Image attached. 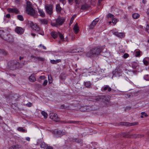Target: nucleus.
<instances>
[{"instance_id":"nucleus-52","label":"nucleus","mask_w":149,"mask_h":149,"mask_svg":"<svg viewBox=\"0 0 149 149\" xmlns=\"http://www.w3.org/2000/svg\"><path fill=\"white\" fill-rule=\"evenodd\" d=\"M46 149H53V148L51 146H47Z\"/></svg>"},{"instance_id":"nucleus-49","label":"nucleus","mask_w":149,"mask_h":149,"mask_svg":"<svg viewBox=\"0 0 149 149\" xmlns=\"http://www.w3.org/2000/svg\"><path fill=\"white\" fill-rule=\"evenodd\" d=\"M59 1L62 3L63 5L65 4L66 2L65 0H59Z\"/></svg>"},{"instance_id":"nucleus-3","label":"nucleus","mask_w":149,"mask_h":149,"mask_svg":"<svg viewBox=\"0 0 149 149\" xmlns=\"http://www.w3.org/2000/svg\"><path fill=\"white\" fill-rule=\"evenodd\" d=\"M46 13L49 15H52L53 13V6L51 4H46L45 7Z\"/></svg>"},{"instance_id":"nucleus-55","label":"nucleus","mask_w":149,"mask_h":149,"mask_svg":"<svg viewBox=\"0 0 149 149\" xmlns=\"http://www.w3.org/2000/svg\"><path fill=\"white\" fill-rule=\"evenodd\" d=\"M26 140L28 141H30V138L29 137H27L26 138Z\"/></svg>"},{"instance_id":"nucleus-6","label":"nucleus","mask_w":149,"mask_h":149,"mask_svg":"<svg viewBox=\"0 0 149 149\" xmlns=\"http://www.w3.org/2000/svg\"><path fill=\"white\" fill-rule=\"evenodd\" d=\"M15 32L18 34H21L24 32V30L20 27H17L15 29Z\"/></svg>"},{"instance_id":"nucleus-53","label":"nucleus","mask_w":149,"mask_h":149,"mask_svg":"<svg viewBox=\"0 0 149 149\" xmlns=\"http://www.w3.org/2000/svg\"><path fill=\"white\" fill-rule=\"evenodd\" d=\"M130 124H131V125H130L132 126V125H136L137 124V123H131Z\"/></svg>"},{"instance_id":"nucleus-12","label":"nucleus","mask_w":149,"mask_h":149,"mask_svg":"<svg viewBox=\"0 0 149 149\" xmlns=\"http://www.w3.org/2000/svg\"><path fill=\"white\" fill-rule=\"evenodd\" d=\"M64 19L63 18H58L56 20V22L58 25H61L64 22Z\"/></svg>"},{"instance_id":"nucleus-7","label":"nucleus","mask_w":149,"mask_h":149,"mask_svg":"<svg viewBox=\"0 0 149 149\" xmlns=\"http://www.w3.org/2000/svg\"><path fill=\"white\" fill-rule=\"evenodd\" d=\"M99 20V19L98 18H97L94 19L90 25L89 26L90 28L93 29L98 22Z\"/></svg>"},{"instance_id":"nucleus-47","label":"nucleus","mask_w":149,"mask_h":149,"mask_svg":"<svg viewBox=\"0 0 149 149\" xmlns=\"http://www.w3.org/2000/svg\"><path fill=\"white\" fill-rule=\"evenodd\" d=\"M81 0H75V2L76 4H79L81 1Z\"/></svg>"},{"instance_id":"nucleus-35","label":"nucleus","mask_w":149,"mask_h":149,"mask_svg":"<svg viewBox=\"0 0 149 149\" xmlns=\"http://www.w3.org/2000/svg\"><path fill=\"white\" fill-rule=\"evenodd\" d=\"M8 37L9 38L8 39H6V40L10 42H12L13 41L12 40V36H8Z\"/></svg>"},{"instance_id":"nucleus-42","label":"nucleus","mask_w":149,"mask_h":149,"mask_svg":"<svg viewBox=\"0 0 149 149\" xmlns=\"http://www.w3.org/2000/svg\"><path fill=\"white\" fill-rule=\"evenodd\" d=\"M68 123H72L76 124L77 123L76 121L70 120L68 122Z\"/></svg>"},{"instance_id":"nucleus-59","label":"nucleus","mask_w":149,"mask_h":149,"mask_svg":"<svg viewBox=\"0 0 149 149\" xmlns=\"http://www.w3.org/2000/svg\"><path fill=\"white\" fill-rule=\"evenodd\" d=\"M147 12L148 15L149 16V8L148 9Z\"/></svg>"},{"instance_id":"nucleus-54","label":"nucleus","mask_w":149,"mask_h":149,"mask_svg":"<svg viewBox=\"0 0 149 149\" xmlns=\"http://www.w3.org/2000/svg\"><path fill=\"white\" fill-rule=\"evenodd\" d=\"M10 17V14H8L6 15V17L8 18H9Z\"/></svg>"},{"instance_id":"nucleus-21","label":"nucleus","mask_w":149,"mask_h":149,"mask_svg":"<svg viewBox=\"0 0 149 149\" xmlns=\"http://www.w3.org/2000/svg\"><path fill=\"white\" fill-rule=\"evenodd\" d=\"M40 23L41 24H47L48 21L47 19H43L40 20Z\"/></svg>"},{"instance_id":"nucleus-62","label":"nucleus","mask_w":149,"mask_h":149,"mask_svg":"<svg viewBox=\"0 0 149 149\" xmlns=\"http://www.w3.org/2000/svg\"><path fill=\"white\" fill-rule=\"evenodd\" d=\"M23 58V57H19V59L20 60H21Z\"/></svg>"},{"instance_id":"nucleus-32","label":"nucleus","mask_w":149,"mask_h":149,"mask_svg":"<svg viewBox=\"0 0 149 149\" xmlns=\"http://www.w3.org/2000/svg\"><path fill=\"white\" fill-rule=\"evenodd\" d=\"M76 15H74L71 18V19L70 22V24H71L73 21L74 18L76 17Z\"/></svg>"},{"instance_id":"nucleus-56","label":"nucleus","mask_w":149,"mask_h":149,"mask_svg":"<svg viewBox=\"0 0 149 149\" xmlns=\"http://www.w3.org/2000/svg\"><path fill=\"white\" fill-rule=\"evenodd\" d=\"M31 58H36L33 55H31Z\"/></svg>"},{"instance_id":"nucleus-57","label":"nucleus","mask_w":149,"mask_h":149,"mask_svg":"<svg viewBox=\"0 0 149 149\" xmlns=\"http://www.w3.org/2000/svg\"><path fill=\"white\" fill-rule=\"evenodd\" d=\"M40 78L41 79H44L45 78L44 76H40Z\"/></svg>"},{"instance_id":"nucleus-14","label":"nucleus","mask_w":149,"mask_h":149,"mask_svg":"<svg viewBox=\"0 0 149 149\" xmlns=\"http://www.w3.org/2000/svg\"><path fill=\"white\" fill-rule=\"evenodd\" d=\"M38 13L41 17H44L45 16V14L43 10L40 9H38Z\"/></svg>"},{"instance_id":"nucleus-23","label":"nucleus","mask_w":149,"mask_h":149,"mask_svg":"<svg viewBox=\"0 0 149 149\" xmlns=\"http://www.w3.org/2000/svg\"><path fill=\"white\" fill-rule=\"evenodd\" d=\"M20 147L18 145H13L11 146L9 148V149H15L16 148H19Z\"/></svg>"},{"instance_id":"nucleus-50","label":"nucleus","mask_w":149,"mask_h":149,"mask_svg":"<svg viewBox=\"0 0 149 149\" xmlns=\"http://www.w3.org/2000/svg\"><path fill=\"white\" fill-rule=\"evenodd\" d=\"M135 66H134V64H132V67L134 68H136L138 66V64L136 63H135Z\"/></svg>"},{"instance_id":"nucleus-26","label":"nucleus","mask_w":149,"mask_h":149,"mask_svg":"<svg viewBox=\"0 0 149 149\" xmlns=\"http://www.w3.org/2000/svg\"><path fill=\"white\" fill-rule=\"evenodd\" d=\"M85 85L87 88H89L91 85V83L90 81H87L85 82Z\"/></svg>"},{"instance_id":"nucleus-40","label":"nucleus","mask_w":149,"mask_h":149,"mask_svg":"<svg viewBox=\"0 0 149 149\" xmlns=\"http://www.w3.org/2000/svg\"><path fill=\"white\" fill-rule=\"evenodd\" d=\"M143 63L145 65H148V61L145 59H143Z\"/></svg>"},{"instance_id":"nucleus-36","label":"nucleus","mask_w":149,"mask_h":149,"mask_svg":"<svg viewBox=\"0 0 149 149\" xmlns=\"http://www.w3.org/2000/svg\"><path fill=\"white\" fill-rule=\"evenodd\" d=\"M140 55V52L139 51H137L136 52L135 55L136 56H139Z\"/></svg>"},{"instance_id":"nucleus-46","label":"nucleus","mask_w":149,"mask_h":149,"mask_svg":"<svg viewBox=\"0 0 149 149\" xmlns=\"http://www.w3.org/2000/svg\"><path fill=\"white\" fill-rule=\"evenodd\" d=\"M47 80H45L43 83V85H44V86H45L46 85V84H47Z\"/></svg>"},{"instance_id":"nucleus-61","label":"nucleus","mask_w":149,"mask_h":149,"mask_svg":"<svg viewBox=\"0 0 149 149\" xmlns=\"http://www.w3.org/2000/svg\"><path fill=\"white\" fill-rule=\"evenodd\" d=\"M31 35L32 36H33V37L35 36H36V34H34V33H31Z\"/></svg>"},{"instance_id":"nucleus-34","label":"nucleus","mask_w":149,"mask_h":149,"mask_svg":"<svg viewBox=\"0 0 149 149\" xmlns=\"http://www.w3.org/2000/svg\"><path fill=\"white\" fill-rule=\"evenodd\" d=\"M58 35L59 36V37L60 38V39L61 40H63L64 39V37L63 36L61 33H60L58 32Z\"/></svg>"},{"instance_id":"nucleus-38","label":"nucleus","mask_w":149,"mask_h":149,"mask_svg":"<svg viewBox=\"0 0 149 149\" xmlns=\"http://www.w3.org/2000/svg\"><path fill=\"white\" fill-rule=\"evenodd\" d=\"M145 31L149 33V25L147 24L145 28Z\"/></svg>"},{"instance_id":"nucleus-64","label":"nucleus","mask_w":149,"mask_h":149,"mask_svg":"<svg viewBox=\"0 0 149 149\" xmlns=\"http://www.w3.org/2000/svg\"><path fill=\"white\" fill-rule=\"evenodd\" d=\"M139 27H140L142 29L143 28V26H142L140 25L139 26Z\"/></svg>"},{"instance_id":"nucleus-24","label":"nucleus","mask_w":149,"mask_h":149,"mask_svg":"<svg viewBox=\"0 0 149 149\" xmlns=\"http://www.w3.org/2000/svg\"><path fill=\"white\" fill-rule=\"evenodd\" d=\"M47 146L44 142H43L40 144V147L41 148H46Z\"/></svg>"},{"instance_id":"nucleus-11","label":"nucleus","mask_w":149,"mask_h":149,"mask_svg":"<svg viewBox=\"0 0 149 149\" xmlns=\"http://www.w3.org/2000/svg\"><path fill=\"white\" fill-rule=\"evenodd\" d=\"M8 11L12 13H15L16 14H18L19 13V11L16 8H10L7 9Z\"/></svg>"},{"instance_id":"nucleus-19","label":"nucleus","mask_w":149,"mask_h":149,"mask_svg":"<svg viewBox=\"0 0 149 149\" xmlns=\"http://www.w3.org/2000/svg\"><path fill=\"white\" fill-rule=\"evenodd\" d=\"M140 16L137 13H134L132 15V17L134 19H137L139 18Z\"/></svg>"},{"instance_id":"nucleus-22","label":"nucleus","mask_w":149,"mask_h":149,"mask_svg":"<svg viewBox=\"0 0 149 149\" xmlns=\"http://www.w3.org/2000/svg\"><path fill=\"white\" fill-rule=\"evenodd\" d=\"M61 60L60 59H58L56 60H51V62L53 64H56L57 63L60 62Z\"/></svg>"},{"instance_id":"nucleus-48","label":"nucleus","mask_w":149,"mask_h":149,"mask_svg":"<svg viewBox=\"0 0 149 149\" xmlns=\"http://www.w3.org/2000/svg\"><path fill=\"white\" fill-rule=\"evenodd\" d=\"M26 105L28 107H31L32 106V104L30 102H29L26 104Z\"/></svg>"},{"instance_id":"nucleus-63","label":"nucleus","mask_w":149,"mask_h":149,"mask_svg":"<svg viewBox=\"0 0 149 149\" xmlns=\"http://www.w3.org/2000/svg\"><path fill=\"white\" fill-rule=\"evenodd\" d=\"M142 1H143V3H145L146 2V1H145V0H143Z\"/></svg>"},{"instance_id":"nucleus-37","label":"nucleus","mask_w":149,"mask_h":149,"mask_svg":"<svg viewBox=\"0 0 149 149\" xmlns=\"http://www.w3.org/2000/svg\"><path fill=\"white\" fill-rule=\"evenodd\" d=\"M114 15H113L111 14H110V13L109 14L107 15V17L108 18L110 17L111 19H113L114 18Z\"/></svg>"},{"instance_id":"nucleus-31","label":"nucleus","mask_w":149,"mask_h":149,"mask_svg":"<svg viewBox=\"0 0 149 149\" xmlns=\"http://www.w3.org/2000/svg\"><path fill=\"white\" fill-rule=\"evenodd\" d=\"M18 19L21 21H23L24 20V18L23 16L21 15H18L17 16Z\"/></svg>"},{"instance_id":"nucleus-30","label":"nucleus","mask_w":149,"mask_h":149,"mask_svg":"<svg viewBox=\"0 0 149 149\" xmlns=\"http://www.w3.org/2000/svg\"><path fill=\"white\" fill-rule=\"evenodd\" d=\"M17 130L19 131L22 132H26V130L25 129L21 127H19L17 129Z\"/></svg>"},{"instance_id":"nucleus-20","label":"nucleus","mask_w":149,"mask_h":149,"mask_svg":"<svg viewBox=\"0 0 149 149\" xmlns=\"http://www.w3.org/2000/svg\"><path fill=\"white\" fill-rule=\"evenodd\" d=\"M87 107L86 106L81 107L80 108V110L81 111L85 112L87 111Z\"/></svg>"},{"instance_id":"nucleus-17","label":"nucleus","mask_w":149,"mask_h":149,"mask_svg":"<svg viewBox=\"0 0 149 149\" xmlns=\"http://www.w3.org/2000/svg\"><path fill=\"white\" fill-rule=\"evenodd\" d=\"M29 79L30 81L34 82L36 80V78L33 74L31 75L29 78Z\"/></svg>"},{"instance_id":"nucleus-28","label":"nucleus","mask_w":149,"mask_h":149,"mask_svg":"<svg viewBox=\"0 0 149 149\" xmlns=\"http://www.w3.org/2000/svg\"><path fill=\"white\" fill-rule=\"evenodd\" d=\"M41 114L44 116V118H47L48 116L47 113L44 111H42L41 112Z\"/></svg>"},{"instance_id":"nucleus-41","label":"nucleus","mask_w":149,"mask_h":149,"mask_svg":"<svg viewBox=\"0 0 149 149\" xmlns=\"http://www.w3.org/2000/svg\"><path fill=\"white\" fill-rule=\"evenodd\" d=\"M129 55V54L127 53H125L124 55L123 56V57L125 58H126L128 57Z\"/></svg>"},{"instance_id":"nucleus-25","label":"nucleus","mask_w":149,"mask_h":149,"mask_svg":"<svg viewBox=\"0 0 149 149\" xmlns=\"http://www.w3.org/2000/svg\"><path fill=\"white\" fill-rule=\"evenodd\" d=\"M73 141H75L78 143H82V141L81 139H73L72 140Z\"/></svg>"},{"instance_id":"nucleus-4","label":"nucleus","mask_w":149,"mask_h":149,"mask_svg":"<svg viewBox=\"0 0 149 149\" xmlns=\"http://www.w3.org/2000/svg\"><path fill=\"white\" fill-rule=\"evenodd\" d=\"M30 25L32 29L36 31H38L40 29V28L36 24H34L33 22H31Z\"/></svg>"},{"instance_id":"nucleus-16","label":"nucleus","mask_w":149,"mask_h":149,"mask_svg":"<svg viewBox=\"0 0 149 149\" xmlns=\"http://www.w3.org/2000/svg\"><path fill=\"white\" fill-rule=\"evenodd\" d=\"M90 6L87 4H85L82 5L81 8V9L84 10H87L89 7Z\"/></svg>"},{"instance_id":"nucleus-33","label":"nucleus","mask_w":149,"mask_h":149,"mask_svg":"<svg viewBox=\"0 0 149 149\" xmlns=\"http://www.w3.org/2000/svg\"><path fill=\"white\" fill-rule=\"evenodd\" d=\"M39 34L42 35H44V32L42 31V30L40 28V29L38 31H37Z\"/></svg>"},{"instance_id":"nucleus-29","label":"nucleus","mask_w":149,"mask_h":149,"mask_svg":"<svg viewBox=\"0 0 149 149\" xmlns=\"http://www.w3.org/2000/svg\"><path fill=\"white\" fill-rule=\"evenodd\" d=\"M36 59H38L39 61H44L45 60V58L43 57H41L40 56L37 57Z\"/></svg>"},{"instance_id":"nucleus-44","label":"nucleus","mask_w":149,"mask_h":149,"mask_svg":"<svg viewBox=\"0 0 149 149\" xmlns=\"http://www.w3.org/2000/svg\"><path fill=\"white\" fill-rule=\"evenodd\" d=\"M141 115H143L145 117H146L148 116V115L145 112H143L141 113Z\"/></svg>"},{"instance_id":"nucleus-13","label":"nucleus","mask_w":149,"mask_h":149,"mask_svg":"<svg viewBox=\"0 0 149 149\" xmlns=\"http://www.w3.org/2000/svg\"><path fill=\"white\" fill-rule=\"evenodd\" d=\"M73 30L75 33H77L79 32V29L77 23L74 25L73 28Z\"/></svg>"},{"instance_id":"nucleus-58","label":"nucleus","mask_w":149,"mask_h":149,"mask_svg":"<svg viewBox=\"0 0 149 149\" xmlns=\"http://www.w3.org/2000/svg\"><path fill=\"white\" fill-rule=\"evenodd\" d=\"M20 0H15V2L17 3H18Z\"/></svg>"},{"instance_id":"nucleus-15","label":"nucleus","mask_w":149,"mask_h":149,"mask_svg":"<svg viewBox=\"0 0 149 149\" xmlns=\"http://www.w3.org/2000/svg\"><path fill=\"white\" fill-rule=\"evenodd\" d=\"M56 10L58 13H60L61 10V8L59 4H57L56 6Z\"/></svg>"},{"instance_id":"nucleus-51","label":"nucleus","mask_w":149,"mask_h":149,"mask_svg":"<svg viewBox=\"0 0 149 149\" xmlns=\"http://www.w3.org/2000/svg\"><path fill=\"white\" fill-rule=\"evenodd\" d=\"M68 2L69 3V4L71 5L72 3V2L73 1V0H68Z\"/></svg>"},{"instance_id":"nucleus-45","label":"nucleus","mask_w":149,"mask_h":149,"mask_svg":"<svg viewBox=\"0 0 149 149\" xmlns=\"http://www.w3.org/2000/svg\"><path fill=\"white\" fill-rule=\"evenodd\" d=\"M4 33V31L2 30H0V36L2 37V36Z\"/></svg>"},{"instance_id":"nucleus-8","label":"nucleus","mask_w":149,"mask_h":149,"mask_svg":"<svg viewBox=\"0 0 149 149\" xmlns=\"http://www.w3.org/2000/svg\"><path fill=\"white\" fill-rule=\"evenodd\" d=\"M111 90V88L108 85H104L101 88V91L102 92H104L107 90L108 92H110Z\"/></svg>"},{"instance_id":"nucleus-2","label":"nucleus","mask_w":149,"mask_h":149,"mask_svg":"<svg viewBox=\"0 0 149 149\" xmlns=\"http://www.w3.org/2000/svg\"><path fill=\"white\" fill-rule=\"evenodd\" d=\"M101 52L100 47H97L91 49L86 54L89 57L95 56L100 54Z\"/></svg>"},{"instance_id":"nucleus-5","label":"nucleus","mask_w":149,"mask_h":149,"mask_svg":"<svg viewBox=\"0 0 149 149\" xmlns=\"http://www.w3.org/2000/svg\"><path fill=\"white\" fill-rule=\"evenodd\" d=\"M49 117L51 119L56 121H57L58 118V115L54 113H51L49 114Z\"/></svg>"},{"instance_id":"nucleus-27","label":"nucleus","mask_w":149,"mask_h":149,"mask_svg":"<svg viewBox=\"0 0 149 149\" xmlns=\"http://www.w3.org/2000/svg\"><path fill=\"white\" fill-rule=\"evenodd\" d=\"M48 81L49 83L50 84L52 82V79L51 77V75L50 74L48 76Z\"/></svg>"},{"instance_id":"nucleus-60","label":"nucleus","mask_w":149,"mask_h":149,"mask_svg":"<svg viewBox=\"0 0 149 149\" xmlns=\"http://www.w3.org/2000/svg\"><path fill=\"white\" fill-rule=\"evenodd\" d=\"M42 47H43V48L44 49H45V50H46V47H45V46H43V45H42Z\"/></svg>"},{"instance_id":"nucleus-9","label":"nucleus","mask_w":149,"mask_h":149,"mask_svg":"<svg viewBox=\"0 0 149 149\" xmlns=\"http://www.w3.org/2000/svg\"><path fill=\"white\" fill-rule=\"evenodd\" d=\"M54 132L55 134L57 136H60L64 134V133L62 131L58 130V129H55Z\"/></svg>"},{"instance_id":"nucleus-43","label":"nucleus","mask_w":149,"mask_h":149,"mask_svg":"<svg viewBox=\"0 0 149 149\" xmlns=\"http://www.w3.org/2000/svg\"><path fill=\"white\" fill-rule=\"evenodd\" d=\"M112 22L113 24H116L117 22V20L115 18L112 19Z\"/></svg>"},{"instance_id":"nucleus-1","label":"nucleus","mask_w":149,"mask_h":149,"mask_svg":"<svg viewBox=\"0 0 149 149\" xmlns=\"http://www.w3.org/2000/svg\"><path fill=\"white\" fill-rule=\"evenodd\" d=\"M26 4V10L27 13L34 17H36L37 15L36 13L35 10L32 8L31 3L29 1H27Z\"/></svg>"},{"instance_id":"nucleus-39","label":"nucleus","mask_w":149,"mask_h":149,"mask_svg":"<svg viewBox=\"0 0 149 149\" xmlns=\"http://www.w3.org/2000/svg\"><path fill=\"white\" fill-rule=\"evenodd\" d=\"M52 25L54 26H58V24L56 23V21L55 22H52L51 23Z\"/></svg>"},{"instance_id":"nucleus-10","label":"nucleus","mask_w":149,"mask_h":149,"mask_svg":"<svg viewBox=\"0 0 149 149\" xmlns=\"http://www.w3.org/2000/svg\"><path fill=\"white\" fill-rule=\"evenodd\" d=\"M114 34L118 37L122 38L125 36V33H119L118 32H115Z\"/></svg>"},{"instance_id":"nucleus-18","label":"nucleus","mask_w":149,"mask_h":149,"mask_svg":"<svg viewBox=\"0 0 149 149\" xmlns=\"http://www.w3.org/2000/svg\"><path fill=\"white\" fill-rule=\"evenodd\" d=\"M51 35L54 38H55L57 37L58 35V32L53 31L51 33Z\"/></svg>"}]
</instances>
